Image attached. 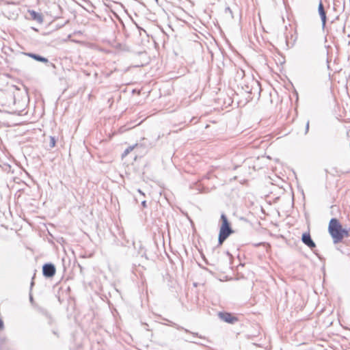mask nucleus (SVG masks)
I'll return each instance as SVG.
<instances>
[{
    "label": "nucleus",
    "mask_w": 350,
    "mask_h": 350,
    "mask_svg": "<svg viewBox=\"0 0 350 350\" xmlns=\"http://www.w3.org/2000/svg\"><path fill=\"white\" fill-rule=\"evenodd\" d=\"M27 55H28V56L32 57L33 59H34L37 61L44 62V63L48 62V59L46 58L41 57L40 55L33 54V53H28Z\"/></svg>",
    "instance_id": "7"
},
{
    "label": "nucleus",
    "mask_w": 350,
    "mask_h": 350,
    "mask_svg": "<svg viewBox=\"0 0 350 350\" xmlns=\"http://www.w3.org/2000/svg\"><path fill=\"white\" fill-rule=\"evenodd\" d=\"M221 219L222 224L220 227L219 234V243L220 245H221L223 242L228 238V237L233 232L232 230L230 227V224L228 221V219L224 214H221Z\"/></svg>",
    "instance_id": "2"
},
{
    "label": "nucleus",
    "mask_w": 350,
    "mask_h": 350,
    "mask_svg": "<svg viewBox=\"0 0 350 350\" xmlns=\"http://www.w3.org/2000/svg\"><path fill=\"white\" fill-rule=\"evenodd\" d=\"M142 206L144 207H146V201H143L142 203Z\"/></svg>",
    "instance_id": "12"
},
{
    "label": "nucleus",
    "mask_w": 350,
    "mask_h": 350,
    "mask_svg": "<svg viewBox=\"0 0 350 350\" xmlns=\"http://www.w3.org/2000/svg\"><path fill=\"white\" fill-rule=\"evenodd\" d=\"M55 146V137L51 136L50 137L49 146H50V148H53Z\"/></svg>",
    "instance_id": "9"
},
{
    "label": "nucleus",
    "mask_w": 350,
    "mask_h": 350,
    "mask_svg": "<svg viewBox=\"0 0 350 350\" xmlns=\"http://www.w3.org/2000/svg\"><path fill=\"white\" fill-rule=\"evenodd\" d=\"M157 2L158 1V0H155Z\"/></svg>",
    "instance_id": "15"
},
{
    "label": "nucleus",
    "mask_w": 350,
    "mask_h": 350,
    "mask_svg": "<svg viewBox=\"0 0 350 350\" xmlns=\"http://www.w3.org/2000/svg\"><path fill=\"white\" fill-rule=\"evenodd\" d=\"M301 240L304 244L308 246L310 248H313L316 246L314 241L312 240L310 234L309 233H304L302 235Z\"/></svg>",
    "instance_id": "5"
},
{
    "label": "nucleus",
    "mask_w": 350,
    "mask_h": 350,
    "mask_svg": "<svg viewBox=\"0 0 350 350\" xmlns=\"http://www.w3.org/2000/svg\"><path fill=\"white\" fill-rule=\"evenodd\" d=\"M308 129H309V122H308L307 124H306V133L308 132Z\"/></svg>",
    "instance_id": "11"
},
{
    "label": "nucleus",
    "mask_w": 350,
    "mask_h": 350,
    "mask_svg": "<svg viewBox=\"0 0 350 350\" xmlns=\"http://www.w3.org/2000/svg\"><path fill=\"white\" fill-rule=\"evenodd\" d=\"M133 147H129V148H126L124 150L122 156L124 157V156L127 155L130 152V151H131L133 150Z\"/></svg>",
    "instance_id": "10"
},
{
    "label": "nucleus",
    "mask_w": 350,
    "mask_h": 350,
    "mask_svg": "<svg viewBox=\"0 0 350 350\" xmlns=\"http://www.w3.org/2000/svg\"><path fill=\"white\" fill-rule=\"evenodd\" d=\"M3 321L0 319V328L3 327Z\"/></svg>",
    "instance_id": "13"
},
{
    "label": "nucleus",
    "mask_w": 350,
    "mask_h": 350,
    "mask_svg": "<svg viewBox=\"0 0 350 350\" xmlns=\"http://www.w3.org/2000/svg\"><path fill=\"white\" fill-rule=\"evenodd\" d=\"M318 12H319V14L321 17V22H322V27L323 29H324L325 26V24H326V13H325V11L324 10V8H323V3L321 2V1H320L319 4V7H318Z\"/></svg>",
    "instance_id": "4"
},
{
    "label": "nucleus",
    "mask_w": 350,
    "mask_h": 350,
    "mask_svg": "<svg viewBox=\"0 0 350 350\" xmlns=\"http://www.w3.org/2000/svg\"><path fill=\"white\" fill-rule=\"evenodd\" d=\"M30 14L34 20L38 22H42V16L39 14L36 13L35 11H31Z\"/></svg>",
    "instance_id": "8"
},
{
    "label": "nucleus",
    "mask_w": 350,
    "mask_h": 350,
    "mask_svg": "<svg viewBox=\"0 0 350 350\" xmlns=\"http://www.w3.org/2000/svg\"><path fill=\"white\" fill-rule=\"evenodd\" d=\"M328 231L334 243L340 242L345 237L349 236L348 231L342 228L339 221L336 218L330 219Z\"/></svg>",
    "instance_id": "1"
},
{
    "label": "nucleus",
    "mask_w": 350,
    "mask_h": 350,
    "mask_svg": "<svg viewBox=\"0 0 350 350\" xmlns=\"http://www.w3.org/2000/svg\"><path fill=\"white\" fill-rule=\"evenodd\" d=\"M138 192L142 195H144V193L140 190V189H138Z\"/></svg>",
    "instance_id": "14"
},
{
    "label": "nucleus",
    "mask_w": 350,
    "mask_h": 350,
    "mask_svg": "<svg viewBox=\"0 0 350 350\" xmlns=\"http://www.w3.org/2000/svg\"><path fill=\"white\" fill-rule=\"evenodd\" d=\"M43 275L46 277H53L55 273V267L52 264H46L42 269Z\"/></svg>",
    "instance_id": "3"
},
{
    "label": "nucleus",
    "mask_w": 350,
    "mask_h": 350,
    "mask_svg": "<svg viewBox=\"0 0 350 350\" xmlns=\"http://www.w3.org/2000/svg\"><path fill=\"white\" fill-rule=\"evenodd\" d=\"M219 317L221 319H222L224 321L227 323H233L234 321H237V319L232 317V315L230 313L227 312H219Z\"/></svg>",
    "instance_id": "6"
}]
</instances>
